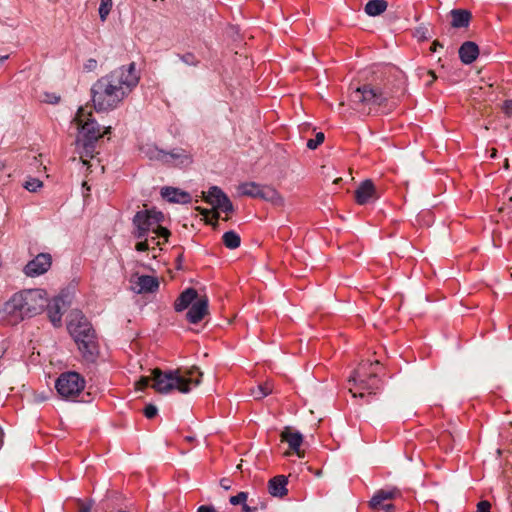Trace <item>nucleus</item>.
I'll return each instance as SVG.
<instances>
[{"label":"nucleus","instance_id":"5","mask_svg":"<svg viewBox=\"0 0 512 512\" xmlns=\"http://www.w3.org/2000/svg\"><path fill=\"white\" fill-rule=\"evenodd\" d=\"M163 220L164 214L155 209H145L136 212L132 219L134 227L132 234L134 238L142 239L143 237H149L150 234H156L163 236V242H167L170 231L161 225Z\"/></svg>","mask_w":512,"mask_h":512},{"label":"nucleus","instance_id":"44","mask_svg":"<svg viewBox=\"0 0 512 512\" xmlns=\"http://www.w3.org/2000/svg\"><path fill=\"white\" fill-rule=\"evenodd\" d=\"M477 512H491V504L487 500L480 501L477 504Z\"/></svg>","mask_w":512,"mask_h":512},{"label":"nucleus","instance_id":"60","mask_svg":"<svg viewBox=\"0 0 512 512\" xmlns=\"http://www.w3.org/2000/svg\"><path fill=\"white\" fill-rule=\"evenodd\" d=\"M4 167V164L2 162H0V170H2Z\"/></svg>","mask_w":512,"mask_h":512},{"label":"nucleus","instance_id":"24","mask_svg":"<svg viewBox=\"0 0 512 512\" xmlns=\"http://www.w3.org/2000/svg\"><path fill=\"white\" fill-rule=\"evenodd\" d=\"M450 15L453 28H467L472 18L471 12L465 9H453L450 11Z\"/></svg>","mask_w":512,"mask_h":512},{"label":"nucleus","instance_id":"38","mask_svg":"<svg viewBox=\"0 0 512 512\" xmlns=\"http://www.w3.org/2000/svg\"><path fill=\"white\" fill-rule=\"evenodd\" d=\"M41 186L42 182L36 178H31L24 184V187L30 192H36Z\"/></svg>","mask_w":512,"mask_h":512},{"label":"nucleus","instance_id":"59","mask_svg":"<svg viewBox=\"0 0 512 512\" xmlns=\"http://www.w3.org/2000/svg\"><path fill=\"white\" fill-rule=\"evenodd\" d=\"M185 439H186L187 441L191 442V441H193V440H194V437L187 436Z\"/></svg>","mask_w":512,"mask_h":512},{"label":"nucleus","instance_id":"9","mask_svg":"<svg viewBox=\"0 0 512 512\" xmlns=\"http://www.w3.org/2000/svg\"><path fill=\"white\" fill-rule=\"evenodd\" d=\"M67 329L75 342H83V337L94 332V328L81 312L71 314Z\"/></svg>","mask_w":512,"mask_h":512},{"label":"nucleus","instance_id":"2","mask_svg":"<svg viewBox=\"0 0 512 512\" xmlns=\"http://www.w3.org/2000/svg\"><path fill=\"white\" fill-rule=\"evenodd\" d=\"M404 80L389 75L385 79H375L354 89L349 100L354 109L371 111L376 107L384 106L389 100L404 94Z\"/></svg>","mask_w":512,"mask_h":512},{"label":"nucleus","instance_id":"34","mask_svg":"<svg viewBox=\"0 0 512 512\" xmlns=\"http://www.w3.org/2000/svg\"><path fill=\"white\" fill-rule=\"evenodd\" d=\"M113 6L112 0H101L99 6V17L102 22L106 21L108 15L111 12Z\"/></svg>","mask_w":512,"mask_h":512},{"label":"nucleus","instance_id":"50","mask_svg":"<svg viewBox=\"0 0 512 512\" xmlns=\"http://www.w3.org/2000/svg\"><path fill=\"white\" fill-rule=\"evenodd\" d=\"M197 512H216L213 506L202 505L198 508Z\"/></svg>","mask_w":512,"mask_h":512},{"label":"nucleus","instance_id":"20","mask_svg":"<svg viewBox=\"0 0 512 512\" xmlns=\"http://www.w3.org/2000/svg\"><path fill=\"white\" fill-rule=\"evenodd\" d=\"M161 196L173 203H190L191 196L189 193L174 187H163L161 189Z\"/></svg>","mask_w":512,"mask_h":512},{"label":"nucleus","instance_id":"40","mask_svg":"<svg viewBox=\"0 0 512 512\" xmlns=\"http://www.w3.org/2000/svg\"><path fill=\"white\" fill-rule=\"evenodd\" d=\"M139 241L135 245V249L139 252L150 250L149 237H143L138 239Z\"/></svg>","mask_w":512,"mask_h":512},{"label":"nucleus","instance_id":"47","mask_svg":"<svg viewBox=\"0 0 512 512\" xmlns=\"http://www.w3.org/2000/svg\"><path fill=\"white\" fill-rule=\"evenodd\" d=\"M503 112L508 116H512V100H505L502 106Z\"/></svg>","mask_w":512,"mask_h":512},{"label":"nucleus","instance_id":"57","mask_svg":"<svg viewBox=\"0 0 512 512\" xmlns=\"http://www.w3.org/2000/svg\"><path fill=\"white\" fill-rule=\"evenodd\" d=\"M349 391L353 394L354 397H364V393L363 392H359L357 393L356 391H354V389L352 387L349 388Z\"/></svg>","mask_w":512,"mask_h":512},{"label":"nucleus","instance_id":"61","mask_svg":"<svg viewBox=\"0 0 512 512\" xmlns=\"http://www.w3.org/2000/svg\"><path fill=\"white\" fill-rule=\"evenodd\" d=\"M181 259H182V255H179V256H178V258H177V260H178V261H181Z\"/></svg>","mask_w":512,"mask_h":512},{"label":"nucleus","instance_id":"13","mask_svg":"<svg viewBox=\"0 0 512 512\" xmlns=\"http://www.w3.org/2000/svg\"><path fill=\"white\" fill-rule=\"evenodd\" d=\"M52 258L48 253H40L24 267V272L29 277L44 274L51 267Z\"/></svg>","mask_w":512,"mask_h":512},{"label":"nucleus","instance_id":"10","mask_svg":"<svg viewBox=\"0 0 512 512\" xmlns=\"http://www.w3.org/2000/svg\"><path fill=\"white\" fill-rule=\"evenodd\" d=\"M163 164L169 167L186 168L193 162V155L190 151L176 147L165 152Z\"/></svg>","mask_w":512,"mask_h":512},{"label":"nucleus","instance_id":"15","mask_svg":"<svg viewBox=\"0 0 512 512\" xmlns=\"http://www.w3.org/2000/svg\"><path fill=\"white\" fill-rule=\"evenodd\" d=\"M401 495L398 488L377 490L369 501V507L373 510H381L385 501L393 500Z\"/></svg>","mask_w":512,"mask_h":512},{"label":"nucleus","instance_id":"53","mask_svg":"<svg viewBox=\"0 0 512 512\" xmlns=\"http://www.w3.org/2000/svg\"><path fill=\"white\" fill-rule=\"evenodd\" d=\"M196 210L199 211L205 217H208V215L211 214V213L213 214V211L208 210L206 208H202V207H196Z\"/></svg>","mask_w":512,"mask_h":512},{"label":"nucleus","instance_id":"49","mask_svg":"<svg viewBox=\"0 0 512 512\" xmlns=\"http://www.w3.org/2000/svg\"><path fill=\"white\" fill-rule=\"evenodd\" d=\"M426 32L427 29L425 27H419L416 29V35L421 39H427Z\"/></svg>","mask_w":512,"mask_h":512},{"label":"nucleus","instance_id":"58","mask_svg":"<svg viewBox=\"0 0 512 512\" xmlns=\"http://www.w3.org/2000/svg\"><path fill=\"white\" fill-rule=\"evenodd\" d=\"M8 58V56H1L0 55V63L5 61Z\"/></svg>","mask_w":512,"mask_h":512},{"label":"nucleus","instance_id":"14","mask_svg":"<svg viewBox=\"0 0 512 512\" xmlns=\"http://www.w3.org/2000/svg\"><path fill=\"white\" fill-rule=\"evenodd\" d=\"M355 201L358 205H366L379 198L376 187L372 180L362 181L354 192Z\"/></svg>","mask_w":512,"mask_h":512},{"label":"nucleus","instance_id":"29","mask_svg":"<svg viewBox=\"0 0 512 512\" xmlns=\"http://www.w3.org/2000/svg\"><path fill=\"white\" fill-rule=\"evenodd\" d=\"M221 201L218 202L213 206V218L215 221L219 218V213L217 210H221L222 212L226 214H230L234 212V206L231 200L228 198V196L225 193H221L220 195Z\"/></svg>","mask_w":512,"mask_h":512},{"label":"nucleus","instance_id":"39","mask_svg":"<svg viewBox=\"0 0 512 512\" xmlns=\"http://www.w3.org/2000/svg\"><path fill=\"white\" fill-rule=\"evenodd\" d=\"M260 509H265L266 508V504L264 502H259V503H256L255 505L251 506V505H248L246 502L242 505V511L243 512H258V510Z\"/></svg>","mask_w":512,"mask_h":512},{"label":"nucleus","instance_id":"27","mask_svg":"<svg viewBox=\"0 0 512 512\" xmlns=\"http://www.w3.org/2000/svg\"><path fill=\"white\" fill-rule=\"evenodd\" d=\"M141 152L145 157L151 161H157L163 164L165 156V150L159 149L154 144H146L141 147Z\"/></svg>","mask_w":512,"mask_h":512},{"label":"nucleus","instance_id":"18","mask_svg":"<svg viewBox=\"0 0 512 512\" xmlns=\"http://www.w3.org/2000/svg\"><path fill=\"white\" fill-rule=\"evenodd\" d=\"M281 441L287 442L290 449L299 457H302L300 446L303 442V436L298 431H292L290 427H285L281 433Z\"/></svg>","mask_w":512,"mask_h":512},{"label":"nucleus","instance_id":"54","mask_svg":"<svg viewBox=\"0 0 512 512\" xmlns=\"http://www.w3.org/2000/svg\"><path fill=\"white\" fill-rule=\"evenodd\" d=\"M220 485H221V487H222V488H224L225 490L230 489V481H229L228 479H226V478L221 479V481H220Z\"/></svg>","mask_w":512,"mask_h":512},{"label":"nucleus","instance_id":"12","mask_svg":"<svg viewBox=\"0 0 512 512\" xmlns=\"http://www.w3.org/2000/svg\"><path fill=\"white\" fill-rule=\"evenodd\" d=\"M78 349L86 362L94 363L99 355V343L96 332L83 337V342H76Z\"/></svg>","mask_w":512,"mask_h":512},{"label":"nucleus","instance_id":"21","mask_svg":"<svg viewBox=\"0 0 512 512\" xmlns=\"http://www.w3.org/2000/svg\"><path fill=\"white\" fill-rule=\"evenodd\" d=\"M458 53L462 63L471 64L479 55V47L475 42L466 41L460 46Z\"/></svg>","mask_w":512,"mask_h":512},{"label":"nucleus","instance_id":"30","mask_svg":"<svg viewBox=\"0 0 512 512\" xmlns=\"http://www.w3.org/2000/svg\"><path fill=\"white\" fill-rule=\"evenodd\" d=\"M96 142L97 141L77 140V144L81 145L83 148V151L81 153V159L84 164L88 163L86 158H93Z\"/></svg>","mask_w":512,"mask_h":512},{"label":"nucleus","instance_id":"35","mask_svg":"<svg viewBox=\"0 0 512 512\" xmlns=\"http://www.w3.org/2000/svg\"><path fill=\"white\" fill-rule=\"evenodd\" d=\"M180 60L189 66H197L199 64V59L191 52H187L182 55H178Z\"/></svg>","mask_w":512,"mask_h":512},{"label":"nucleus","instance_id":"55","mask_svg":"<svg viewBox=\"0 0 512 512\" xmlns=\"http://www.w3.org/2000/svg\"><path fill=\"white\" fill-rule=\"evenodd\" d=\"M395 509V506L391 503H387L385 505H383V508L381 510H383L384 512H393Z\"/></svg>","mask_w":512,"mask_h":512},{"label":"nucleus","instance_id":"41","mask_svg":"<svg viewBox=\"0 0 512 512\" xmlns=\"http://www.w3.org/2000/svg\"><path fill=\"white\" fill-rule=\"evenodd\" d=\"M77 505H78V512H91V509L93 506V501L89 500L87 502H84L79 499L77 501Z\"/></svg>","mask_w":512,"mask_h":512},{"label":"nucleus","instance_id":"23","mask_svg":"<svg viewBox=\"0 0 512 512\" xmlns=\"http://www.w3.org/2000/svg\"><path fill=\"white\" fill-rule=\"evenodd\" d=\"M198 299V293L194 288H187L175 300L174 309L177 312H182Z\"/></svg>","mask_w":512,"mask_h":512},{"label":"nucleus","instance_id":"31","mask_svg":"<svg viewBox=\"0 0 512 512\" xmlns=\"http://www.w3.org/2000/svg\"><path fill=\"white\" fill-rule=\"evenodd\" d=\"M221 193H224L219 187L217 186H212L209 188L208 192H203V198L205 200V202H207L208 204L214 206L215 204H217L218 202L221 201Z\"/></svg>","mask_w":512,"mask_h":512},{"label":"nucleus","instance_id":"33","mask_svg":"<svg viewBox=\"0 0 512 512\" xmlns=\"http://www.w3.org/2000/svg\"><path fill=\"white\" fill-rule=\"evenodd\" d=\"M273 392V383L271 381H266L257 386L256 390L252 391L255 399H261L265 396L270 395Z\"/></svg>","mask_w":512,"mask_h":512},{"label":"nucleus","instance_id":"42","mask_svg":"<svg viewBox=\"0 0 512 512\" xmlns=\"http://www.w3.org/2000/svg\"><path fill=\"white\" fill-rule=\"evenodd\" d=\"M160 238H163V236L156 235V234L149 235L150 249L152 251H155L156 246H160L162 244V242L160 241Z\"/></svg>","mask_w":512,"mask_h":512},{"label":"nucleus","instance_id":"45","mask_svg":"<svg viewBox=\"0 0 512 512\" xmlns=\"http://www.w3.org/2000/svg\"><path fill=\"white\" fill-rule=\"evenodd\" d=\"M97 68V60L90 58L84 64V69L86 71H94Z\"/></svg>","mask_w":512,"mask_h":512},{"label":"nucleus","instance_id":"8","mask_svg":"<svg viewBox=\"0 0 512 512\" xmlns=\"http://www.w3.org/2000/svg\"><path fill=\"white\" fill-rule=\"evenodd\" d=\"M75 121L78 123L80 129L77 140L98 141V139L111 132V127L108 126L105 128L104 132L101 133L98 123L94 119L86 118L83 108L78 110Z\"/></svg>","mask_w":512,"mask_h":512},{"label":"nucleus","instance_id":"6","mask_svg":"<svg viewBox=\"0 0 512 512\" xmlns=\"http://www.w3.org/2000/svg\"><path fill=\"white\" fill-rule=\"evenodd\" d=\"M84 377L75 371L63 372L55 382V388L61 399L77 401V398L85 388Z\"/></svg>","mask_w":512,"mask_h":512},{"label":"nucleus","instance_id":"46","mask_svg":"<svg viewBox=\"0 0 512 512\" xmlns=\"http://www.w3.org/2000/svg\"><path fill=\"white\" fill-rule=\"evenodd\" d=\"M150 380L149 377H141L139 381L136 382V388L139 390L145 389L149 385Z\"/></svg>","mask_w":512,"mask_h":512},{"label":"nucleus","instance_id":"48","mask_svg":"<svg viewBox=\"0 0 512 512\" xmlns=\"http://www.w3.org/2000/svg\"><path fill=\"white\" fill-rule=\"evenodd\" d=\"M425 73L429 77L428 81L426 82V85L430 86L436 80L437 77H436L434 71H432V70H428Z\"/></svg>","mask_w":512,"mask_h":512},{"label":"nucleus","instance_id":"28","mask_svg":"<svg viewBox=\"0 0 512 512\" xmlns=\"http://www.w3.org/2000/svg\"><path fill=\"white\" fill-rule=\"evenodd\" d=\"M387 7L388 3L385 0H369L364 7V11L367 15L375 17L385 12Z\"/></svg>","mask_w":512,"mask_h":512},{"label":"nucleus","instance_id":"3","mask_svg":"<svg viewBox=\"0 0 512 512\" xmlns=\"http://www.w3.org/2000/svg\"><path fill=\"white\" fill-rule=\"evenodd\" d=\"M47 305V297L44 290L30 289L15 293L4 306L5 313L10 322L17 324L26 318H32L40 314Z\"/></svg>","mask_w":512,"mask_h":512},{"label":"nucleus","instance_id":"4","mask_svg":"<svg viewBox=\"0 0 512 512\" xmlns=\"http://www.w3.org/2000/svg\"><path fill=\"white\" fill-rule=\"evenodd\" d=\"M202 375L197 367H192L185 374H181L179 369L163 372L159 368H155L152 371V388L161 394H167L174 389L181 393H188L191 385L200 384Z\"/></svg>","mask_w":512,"mask_h":512},{"label":"nucleus","instance_id":"11","mask_svg":"<svg viewBox=\"0 0 512 512\" xmlns=\"http://www.w3.org/2000/svg\"><path fill=\"white\" fill-rule=\"evenodd\" d=\"M78 349L86 362L94 363L99 355V343L96 332L83 337V342H76Z\"/></svg>","mask_w":512,"mask_h":512},{"label":"nucleus","instance_id":"26","mask_svg":"<svg viewBox=\"0 0 512 512\" xmlns=\"http://www.w3.org/2000/svg\"><path fill=\"white\" fill-rule=\"evenodd\" d=\"M263 186L256 182H245L239 185L238 190L242 196L261 199Z\"/></svg>","mask_w":512,"mask_h":512},{"label":"nucleus","instance_id":"37","mask_svg":"<svg viewBox=\"0 0 512 512\" xmlns=\"http://www.w3.org/2000/svg\"><path fill=\"white\" fill-rule=\"evenodd\" d=\"M248 499V493L241 491L235 496H231L229 501L232 505H243Z\"/></svg>","mask_w":512,"mask_h":512},{"label":"nucleus","instance_id":"17","mask_svg":"<svg viewBox=\"0 0 512 512\" xmlns=\"http://www.w3.org/2000/svg\"><path fill=\"white\" fill-rule=\"evenodd\" d=\"M208 314V298H198L189 308L186 318L192 324L199 323Z\"/></svg>","mask_w":512,"mask_h":512},{"label":"nucleus","instance_id":"56","mask_svg":"<svg viewBox=\"0 0 512 512\" xmlns=\"http://www.w3.org/2000/svg\"><path fill=\"white\" fill-rule=\"evenodd\" d=\"M437 47H443V45H442L439 41L435 40V41L432 43V46H431L430 50H431L432 52H435V51L437 50Z\"/></svg>","mask_w":512,"mask_h":512},{"label":"nucleus","instance_id":"36","mask_svg":"<svg viewBox=\"0 0 512 512\" xmlns=\"http://www.w3.org/2000/svg\"><path fill=\"white\" fill-rule=\"evenodd\" d=\"M325 136L323 132H318L315 135L314 139H309L307 141V147L311 150L316 149L319 145H321L324 142Z\"/></svg>","mask_w":512,"mask_h":512},{"label":"nucleus","instance_id":"19","mask_svg":"<svg viewBox=\"0 0 512 512\" xmlns=\"http://www.w3.org/2000/svg\"><path fill=\"white\" fill-rule=\"evenodd\" d=\"M64 301L61 297H55L52 301L47 300V305L45 308L47 309V315L51 323L54 327H59L61 325L62 320V311L61 307Z\"/></svg>","mask_w":512,"mask_h":512},{"label":"nucleus","instance_id":"22","mask_svg":"<svg viewBox=\"0 0 512 512\" xmlns=\"http://www.w3.org/2000/svg\"><path fill=\"white\" fill-rule=\"evenodd\" d=\"M287 484L288 480L286 476H275L268 482V491L272 496L282 498L288 493Z\"/></svg>","mask_w":512,"mask_h":512},{"label":"nucleus","instance_id":"32","mask_svg":"<svg viewBox=\"0 0 512 512\" xmlns=\"http://www.w3.org/2000/svg\"><path fill=\"white\" fill-rule=\"evenodd\" d=\"M224 245L229 249H236L240 246V236L234 231H227L222 237Z\"/></svg>","mask_w":512,"mask_h":512},{"label":"nucleus","instance_id":"16","mask_svg":"<svg viewBox=\"0 0 512 512\" xmlns=\"http://www.w3.org/2000/svg\"><path fill=\"white\" fill-rule=\"evenodd\" d=\"M132 289L138 294L153 293L159 288V281L156 277L150 275L138 276L135 280H131Z\"/></svg>","mask_w":512,"mask_h":512},{"label":"nucleus","instance_id":"7","mask_svg":"<svg viewBox=\"0 0 512 512\" xmlns=\"http://www.w3.org/2000/svg\"><path fill=\"white\" fill-rule=\"evenodd\" d=\"M372 363L363 362L353 372L349 378V383H353L359 390H366L368 394H375L380 388V379L376 372L370 371Z\"/></svg>","mask_w":512,"mask_h":512},{"label":"nucleus","instance_id":"1","mask_svg":"<svg viewBox=\"0 0 512 512\" xmlns=\"http://www.w3.org/2000/svg\"><path fill=\"white\" fill-rule=\"evenodd\" d=\"M139 80L140 76L134 62L100 77L91 87L94 109L97 112L116 109L138 85Z\"/></svg>","mask_w":512,"mask_h":512},{"label":"nucleus","instance_id":"25","mask_svg":"<svg viewBox=\"0 0 512 512\" xmlns=\"http://www.w3.org/2000/svg\"><path fill=\"white\" fill-rule=\"evenodd\" d=\"M261 199L272 203L275 206H283V196L272 186L264 185L261 193Z\"/></svg>","mask_w":512,"mask_h":512},{"label":"nucleus","instance_id":"51","mask_svg":"<svg viewBox=\"0 0 512 512\" xmlns=\"http://www.w3.org/2000/svg\"><path fill=\"white\" fill-rule=\"evenodd\" d=\"M60 100V97L59 96H56V95H47V102L51 103V104H57Z\"/></svg>","mask_w":512,"mask_h":512},{"label":"nucleus","instance_id":"52","mask_svg":"<svg viewBox=\"0 0 512 512\" xmlns=\"http://www.w3.org/2000/svg\"><path fill=\"white\" fill-rule=\"evenodd\" d=\"M196 210L199 211L205 217H208V215L211 214V213L213 214V211L208 210L206 208H202V207H196Z\"/></svg>","mask_w":512,"mask_h":512},{"label":"nucleus","instance_id":"43","mask_svg":"<svg viewBox=\"0 0 512 512\" xmlns=\"http://www.w3.org/2000/svg\"><path fill=\"white\" fill-rule=\"evenodd\" d=\"M157 412H158V409L155 405H152V404H148L145 408H144V415L146 416V418L148 419H152L154 418L156 415H157Z\"/></svg>","mask_w":512,"mask_h":512}]
</instances>
